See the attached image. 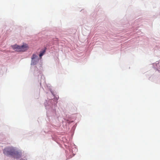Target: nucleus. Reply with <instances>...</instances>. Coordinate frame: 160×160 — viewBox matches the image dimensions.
Returning a JSON list of instances; mask_svg holds the SVG:
<instances>
[{
	"label": "nucleus",
	"instance_id": "obj_1",
	"mask_svg": "<svg viewBox=\"0 0 160 160\" xmlns=\"http://www.w3.org/2000/svg\"><path fill=\"white\" fill-rule=\"evenodd\" d=\"M14 50L17 52H24L28 48V45L27 44H23L20 46L17 45L12 46Z\"/></svg>",
	"mask_w": 160,
	"mask_h": 160
},
{
	"label": "nucleus",
	"instance_id": "obj_2",
	"mask_svg": "<svg viewBox=\"0 0 160 160\" xmlns=\"http://www.w3.org/2000/svg\"><path fill=\"white\" fill-rule=\"evenodd\" d=\"M4 154L7 155L13 156L17 153L16 152L13 147H8L5 148L3 150Z\"/></svg>",
	"mask_w": 160,
	"mask_h": 160
},
{
	"label": "nucleus",
	"instance_id": "obj_3",
	"mask_svg": "<svg viewBox=\"0 0 160 160\" xmlns=\"http://www.w3.org/2000/svg\"><path fill=\"white\" fill-rule=\"evenodd\" d=\"M39 60L38 58H37L36 60L34 59H32L31 65H35L38 62Z\"/></svg>",
	"mask_w": 160,
	"mask_h": 160
},
{
	"label": "nucleus",
	"instance_id": "obj_4",
	"mask_svg": "<svg viewBox=\"0 0 160 160\" xmlns=\"http://www.w3.org/2000/svg\"><path fill=\"white\" fill-rule=\"evenodd\" d=\"M45 51H46L45 49L41 51L40 52V54L39 55V57L41 58V57L44 54Z\"/></svg>",
	"mask_w": 160,
	"mask_h": 160
},
{
	"label": "nucleus",
	"instance_id": "obj_5",
	"mask_svg": "<svg viewBox=\"0 0 160 160\" xmlns=\"http://www.w3.org/2000/svg\"><path fill=\"white\" fill-rule=\"evenodd\" d=\"M38 56L36 54H33L32 57L31 59H34L36 58Z\"/></svg>",
	"mask_w": 160,
	"mask_h": 160
}]
</instances>
